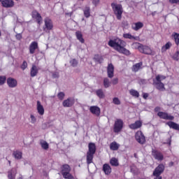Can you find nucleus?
<instances>
[{"label":"nucleus","mask_w":179,"mask_h":179,"mask_svg":"<svg viewBox=\"0 0 179 179\" xmlns=\"http://www.w3.org/2000/svg\"><path fill=\"white\" fill-rule=\"evenodd\" d=\"M108 46L114 48L115 51H119L122 47H127V42L121 40L120 38H116L115 40H110L108 42Z\"/></svg>","instance_id":"f257e3e1"},{"label":"nucleus","mask_w":179,"mask_h":179,"mask_svg":"<svg viewBox=\"0 0 179 179\" xmlns=\"http://www.w3.org/2000/svg\"><path fill=\"white\" fill-rule=\"evenodd\" d=\"M166 79V76L163 75H157L156 76L155 79H153V85L155 86L156 89L160 90L161 92H164L166 88L164 87V84L162 83V80Z\"/></svg>","instance_id":"f03ea898"},{"label":"nucleus","mask_w":179,"mask_h":179,"mask_svg":"<svg viewBox=\"0 0 179 179\" xmlns=\"http://www.w3.org/2000/svg\"><path fill=\"white\" fill-rule=\"evenodd\" d=\"M88 152H87V163L90 164L93 162V156L96 153V144L90 143L88 145Z\"/></svg>","instance_id":"7ed1b4c3"},{"label":"nucleus","mask_w":179,"mask_h":179,"mask_svg":"<svg viewBox=\"0 0 179 179\" xmlns=\"http://www.w3.org/2000/svg\"><path fill=\"white\" fill-rule=\"evenodd\" d=\"M111 7L113 8V10L116 15V17L118 20H121V18L122 17V12H124V10L122 9V5L112 3Z\"/></svg>","instance_id":"20e7f679"},{"label":"nucleus","mask_w":179,"mask_h":179,"mask_svg":"<svg viewBox=\"0 0 179 179\" xmlns=\"http://www.w3.org/2000/svg\"><path fill=\"white\" fill-rule=\"evenodd\" d=\"M122 128H124V121L121 119H117L113 126V132L118 134L122 131Z\"/></svg>","instance_id":"39448f33"},{"label":"nucleus","mask_w":179,"mask_h":179,"mask_svg":"<svg viewBox=\"0 0 179 179\" xmlns=\"http://www.w3.org/2000/svg\"><path fill=\"white\" fill-rule=\"evenodd\" d=\"M164 171V165L163 164H159L157 168H155L153 176L155 177L154 179H162V176L160 175Z\"/></svg>","instance_id":"423d86ee"},{"label":"nucleus","mask_w":179,"mask_h":179,"mask_svg":"<svg viewBox=\"0 0 179 179\" xmlns=\"http://www.w3.org/2000/svg\"><path fill=\"white\" fill-rule=\"evenodd\" d=\"M136 45H137L138 50L140 51V52H142L143 54H147L148 55H152V49H150V48L148 46L142 45L139 43H136Z\"/></svg>","instance_id":"0eeeda50"},{"label":"nucleus","mask_w":179,"mask_h":179,"mask_svg":"<svg viewBox=\"0 0 179 179\" xmlns=\"http://www.w3.org/2000/svg\"><path fill=\"white\" fill-rule=\"evenodd\" d=\"M135 139L138 143H140V145H143L146 142L145 135H143V133L141 131H138L135 134Z\"/></svg>","instance_id":"6e6552de"},{"label":"nucleus","mask_w":179,"mask_h":179,"mask_svg":"<svg viewBox=\"0 0 179 179\" xmlns=\"http://www.w3.org/2000/svg\"><path fill=\"white\" fill-rule=\"evenodd\" d=\"M157 115L158 117H159V118H162V120H166L169 121H173V120H174V116L166 112H158Z\"/></svg>","instance_id":"1a4fd4ad"},{"label":"nucleus","mask_w":179,"mask_h":179,"mask_svg":"<svg viewBox=\"0 0 179 179\" xmlns=\"http://www.w3.org/2000/svg\"><path fill=\"white\" fill-rule=\"evenodd\" d=\"M152 155L155 160H158V162H162L164 159L163 154L156 150H152Z\"/></svg>","instance_id":"9d476101"},{"label":"nucleus","mask_w":179,"mask_h":179,"mask_svg":"<svg viewBox=\"0 0 179 179\" xmlns=\"http://www.w3.org/2000/svg\"><path fill=\"white\" fill-rule=\"evenodd\" d=\"M74 104H75V99L72 97H69L67 99H65L62 103L63 107H66V108L72 107V106H73Z\"/></svg>","instance_id":"9b49d317"},{"label":"nucleus","mask_w":179,"mask_h":179,"mask_svg":"<svg viewBox=\"0 0 179 179\" xmlns=\"http://www.w3.org/2000/svg\"><path fill=\"white\" fill-rule=\"evenodd\" d=\"M90 111L93 115L96 117H100L101 110L97 106H92L90 107Z\"/></svg>","instance_id":"f8f14e48"},{"label":"nucleus","mask_w":179,"mask_h":179,"mask_svg":"<svg viewBox=\"0 0 179 179\" xmlns=\"http://www.w3.org/2000/svg\"><path fill=\"white\" fill-rule=\"evenodd\" d=\"M1 5L3 8H13L15 6V1L13 0H3Z\"/></svg>","instance_id":"ddd939ff"},{"label":"nucleus","mask_w":179,"mask_h":179,"mask_svg":"<svg viewBox=\"0 0 179 179\" xmlns=\"http://www.w3.org/2000/svg\"><path fill=\"white\" fill-rule=\"evenodd\" d=\"M32 17L33 19H35L36 22L40 24L41 22L43 21V17H41V15L37 12V10L32 11Z\"/></svg>","instance_id":"4468645a"},{"label":"nucleus","mask_w":179,"mask_h":179,"mask_svg":"<svg viewBox=\"0 0 179 179\" xmlns=\"http://www.w3.org/2000/svg\"><path fill=\"white\" fill-rule=\"evenodd\" d=\"M108 77L110 79L114 77V65L109 64L107 67Z\"/></svg>","instance_id":"2eb2a0df"},{"label":"nucleus","mask_w":179,"mask_h":179,"mask_svg":"<svg viewBox=\"0 0 179 179\" xmlns=\"http://www.w3.org/2000/svg\"><path fill=\"white\" fill-rule=\"evenodd\" d=\"M7 85L9 87L13 88L17 86V80L13 78H9L7 79Z\"/></svg>","instance_id":"dca6fc26"},{"label":"nucleus","mask_w":179,"mask_h":179,"mask_svg":"<svg viewBox=\"0 0 179 179\" xmlns=\"http://www.w3.org/2000/svg\"><path fill=\"white\" fill-rule=\"evenodd\" d=\"M38 48V43L36 41H33L29 45V54H34L36 50Z\"/></svg>","instance_id":"f3484780"},{"label":"nucleus","mask_w":179,"mask_h":179,"mask_svg":"<svg viewBox=\"0 0 179 179\" xmlns=\"http://www.w3.org/2000/svg\"><path fill=\"white\" fill-rule=\"evenodd\" d=\"M142 127V122L141 120H137L134 123L129 125L130 129H139Z\"/></svg>","instance_id":"a211bd4d"},{"label":"nucleus","mask_w":179,"mask_h":179,"mask_svg":"<svg viewBox=\"0 0 179 179\" xmlns=\"http://www.w3.org/2000/svg\"><path fill=\"white\" fill-rule=\"evenodd\" d=\"M45 26L47 30H52L54 25L52 24V21L51 19L47 17L45 19Z\"/></svg>","instance_id":"6ab92c4d"},{"label":"nucleus","mask_w":179,"mask_h":179,"mask_svg":"<svg viewBox=\"0 0 179 179\" xmlns=\"http://www.w3.org/2000/svg\"><path fill=\"white\" fill-rule=\"evenodd\" d=\"M36 108L40 115H44V106L41 105V102H40V101H37Z\"/></svg>","instance_id":"aec40b11"},{"label":"nucleus","mask_w":179,"mask_h":179,"mask_svg":"<svg viewBox=\"0 0 179 179\" xmlns=\"http://www.w3.org/2000/svg\"><path fill=\"white\" fill-rule=\"evenodd\" d=\"M13 156L16 160H20L23 157V153L20 150H15L13 151Z\"/></svg>","instance_id":"412c9836"},{"label":"nucleus","mask_w":179,"mask_h":179,"mask_svg":"<svg viewBox=\"0 0 179 179\" xmlns=\"http://www.w3.org/2000/svg\"><path fill=\"white\" fill-rule=\"evenodd\" d=\"M166 125L171 128L172 129H175L176 131H179V124L174 122H166Z\"/></svg>","instance_id":"4be33fe9"},{"label":"nucleus","mask_w":179,"mask_h":179,"mask_svg":"<svg viewBox=\"0 0 179 179\" xmlns=\"http://www.w3.org/2000/svg\"><path fill=\"white\" fill-rule=\"evenodd\" d=\"M133 30H135V31H138V30H140V29H142L143 27V23L141 22H138L132 24L131 26Z\"/></svg>","instance_id":"5701e85b"},{"label":"nucleus","mask_w":179,"mask_h":179,"mask_svg":"<svg viewBox=\"0 0 179 179\" xmlns=\"http://www.w3.org/2000/svg\"><path fill=\"white\" fill-rule=\"evenodd\" d=\"M76 36L77 40H78V41H80V43H81L82 44H83L85 43V39L83 38V34H82V32L80 31H77L76 32Z\"/></svg>","instance_id":"b1692460"},{"label":"nucleus","mask_w":179,"mask_h":179,"mask_svg":"<svg viewBox=\"0 0 179 179\" xmlns=\"http://www.w3.org/2000/svg\"><path fill=\"white\" fill-rule=\"evenodd\" d=\"M173 45V43L171 42H167L162 47L161 52H166L167 50H170Z\"/></svg>","instance_id":"393cba45"},{"label":"nucleus","mask_w":179,"mask_h":179,"mask_svg":"<svg viewBox=\"0 0 179 179\" xmlns=\"http://www.w3.org/2000/svg\"><path fill=\"white\" fill-rule=\"evenodd\" d=\"M103 170L105 174H106V176L111 174V166H110V165H108L107 164H103Z\"/></svg>","instance_id":"a878e982"},{"label":"nucleus","mask_w":179,"mask_h":179,"mask_svg":"<svg viewBox=\"0 0 179 179\" xmlns=\"http://www.w3.org/2000/svg\"><path fill=\"white\" fill-rule=\"evenodd\" d=\"M117 52H120V54H123L124 55H131V52L125 48V46H123L121 48V49Z\"/></svg>","instance_id":"bb28decb"},{"label":"nucleus","mask_w":179,"mask_h":179,"mask_svg":"<svg viewBox=\"0 0 179 179\" xmlns=\"http://www.w3.org/2000/svg\"><path fill=\"white\" fill-rule=\"evenodd\" d=\"M37 73H38V69H37V66L35 65H33L31 69V76L34 78V76H36Z\"/></svg>","instance_id":"cd10ccee"},{"label":"nucleus","mask_w":179,"mask_h":179,"mask_svg":"<svg viewBox=\"0 0 179 179\" xmlns=\"http://www.w3.org/2000/svg\"><path fill=\"white\" fill-rule=\"evenodd\" d=\"M171 36L175 41V44H176L177 45H179V34L177 32H173Z\"/></svg>","instance_id":"c85d7f7f"},{"label":"nucleus","mask_w":179,"mask_h":179,"mask_svg":"<svg viewBox=\"0 0 179 179\" xmlns=\"http://www.w3.org/2000/svg\"><path fill=\"white\" fill-rule=\"evenodd\" d=\"M8 179H15L16 177V169H13L12 170L8 171Z\"/></svg>","instance_id":"c756f323"},{"label":"nucleus","mask_w":179,"mask_h":179,"mask_svg":"<svg viewBox=\"0 0 179 179\" xmlns=\"http://www.w3.org/2000/svg\"><path fill=\"white\" fill-rule=\"evenodd\" d=\"M124 38H128L129 40H138V37L132 36L129 33L123 34Z\"/></svg>","instance_id":"7c9ffc66"},{"label":"nucleus","mask_w":179,"mask_h":179,"mask_svg":"<svg viewBox=\"0 0 179 179\" xmlns=\"http://www.w3.org/2000/svg\"><path fill=\"white\" fill-rule=\"evenodd\" d=\"M129 93L131 94V96L135 97L136 99L139 97V92H138L136 90L131 89L129 91Z\"/></svg>","instance_id":"2f4dec72"},{"label":"nucleus","mask_w":179,"mask_h":179,"mask_svg":"<svg viewBox=\"0 0 179 179\" xmlns=\"http://www.w3.org/2000/svg\"><path fill=\"white\" fill-rule=\"evenodd\" d=\"M120 148V144L117 143V142L114 141L110 143V148L111 150H118Z\"/></svg>","instance_id":"473e14b6"},{"label":"nucleus","mask_w":179,"mask_h":179,"mask_svg":"<svg viewBox=\"0 0 179 179\" xmlns=\"http://www.w3.org/2000/svg\"><path fill=\"white\" fill-rule=\"evenodd\" d=\"M96 94L98 96L99 99H104L106 95L104 94V92H103V90L99 89L96 91Z\"/></svg>","instance_id":"72a5a7b5"},{"label":"nucleus","mask_w":179,"mask_h":179,"mask_svg":"<svg viewBox=\"0 0 179 179\" xmlns=\"http://www.w3.org/2000/svg\"><path fill=\"white\" fill-rule=\"evenodd\" d=\"M142 67V63H136L132 67L133 72H138L139 69Z\"/></svg>","instance_id":"f704fd0d"},{"label":"nucleus","mask_w":179,"mask_h":179,"mask_svg":"<svg viewBox=\"0 0 179 179\" xmlns=\"http://www.w3.org/2000/svg\"><path fill=\"white\" fill-rule=\"evenodd\" d=\"M40 145H41L42 149H44L45 150H47V149H48V148H49L48 143H47V141H45L44 140L41 141Z\"/></svg>","instance_id":"c9c22d12"},{"label":"nucleus","mask_w":179,"mask_h":179,"mask_svg":"<svg viewBox=\"0 0 179 179\" xmlns=\"http://www.w3.org/2000/svg\"><path fill=\"white\" fill-rule=\"evenodd\" d=\"M84 15L85 16V17H90V7L89 6H86L84 10Z\"/></svg>","instance_id":"e433bc0d"},{"label":"nucleus","mask_w":179,"mask_h":179,"mask_svg":"<svg viewBox=\"0 0 179 179\" xmlns=\"http://www.w3.org/2000/svg\"><path fill=\"white\" fill-rule=\"evenodd\" d=\"M110 163L111 166H114L115 167H117V166H118V164H119L118 159L115 157H113L110 159Z\"/></svg>","instance_id":"4c0bfd02"},{"label":"nucleus","mask_w":179,"mask_h":179,"mask_svg":"<svg viewBox=\"0 0 179 179\" xmlns=\"http://www.w3.org/2000/svg\"><path fill=\"white\" fill-rule=\"evenodd\" d=\"M110 83H110V80H108V78H106L103 79V86L106 89L110 87Z\"/></svg>","instance_id":"58836bf2"},{"label":"nucleus","mask_w":179,"mask_h":179,"mask_svg":"<svg viewBox=\"0 0 179 179\" xmlns=\"http://www.w3.org/2000/svg\"><path fill=\"white\" fill-rule=\"evenodd\" d=\"M94 59H95V61H96V62H99V64H101V62H103V57L100 55H95Z\"/></svg>","instance_id":"ea45409f"},{"label":"nucleus","mask_w":179,"mask_h":179,"mask_svg":"<svg viewBox=\"0 0 179 179\" xmlns=\"http://www.w3.org/2000/svg\"><path fill=\"white\" fill-rule=\"evenodd\" d=\"M70 64L71 65V66H73L74 68L78 66V60H76V59H72L70 61Z\"/></svg>","instance_id":"a19ab883"},{"label":"nucleus","mask_w":179,"mask_h":179,"mask_svg":"<svg viewBox=\"0 0 179 179\" xmlns=\"http://www.w3.org/2000/svg\"><path fill=\"white\" fill-rule=\"evenodd\" d=\"M113 104H116V106H120L121 104V101H120V99L115 97L113 99Z\"/></svg>","instance_id":"79ce46f5"},{"label":"nucleus","mask_w":179,"mask_h":179,"mask_svg":"<svg viewBox=\"0 0 179 179\" xmlns=\"http://www.w3.org/2000/svg\"><path fill=\"white\" fill-rule=\"evenodd\" d=\"M172 58L175 61H178V59H179V50L176 51V52L173 55Z\"/></svg>","instance_id":"37998d69"},{"label":"nucleus","mask_w":179,"mask_h":179,"mask_svg":"<svg viewBox=\"0 0 179 179\" xmlns=\"http://www.w3.org/2000/svg\"><path fill=\"white\" fill-rule=\"evenodd\" d=\"M36 121H37V119L33 115H30L31 124H36Z\"/></svg>","instance_id":"c03bdc74"},{"label":"nucleus","mask_w":179,"mask_h":179,"mask_svg":"<svg viewBox=\"0 0 179 179\" xmlns=\"http://www.w3.org/2000/svg\"><path fill=\"white\" fill-rule=\"evenodd\" d=\"M6 82V77L0 76V85H2Z\"/></svg>","instance_id":"a18cd8bd"},{"label":"nucleus","mask_w":179,"mask_h":179,"mask_svg":"<svg viewBox=\"0 0 179 179\" xmlns=\"http://www.w3.org/2000/svg\"><path fill=\"white\" fill-rule=\"evenodd\" d=\"M57 97L58 99H59V100H64V98L65 97V94L64 92H59L57 94Z\"/></svg>","instance_id":"49530a36"},{"label":"nucleus","mask_w":179,"mask_h":179,"mask_svg":"<svg viewBox=\"0 0 179 179\" xmlns=\"http://www.w3.org/2000/svg\"><path fill=\"white\" fill-rule=\"evenodd\" d=\"M26 68H27V62L26 61L23 62L22 66H21V69H22V71H24V69H26Z\"/></svg>","instance_id":"de8ad7c7"},{"label":"nucleus","mask_w":179,"mask_h":179,"mask_svg":"<svg viewBox=\"0 0 179 179\" xmlns=\"http://www.w3.org/2000/svg\"><path fill=\"white\" fill-rule=\"evenodd\" d=\"M92 3L94 6H99V3H100V0H92Z\"/></svg>","instance_id":"09e8293b"},{"label":"nucleus","mask_w":179,"mask_h":179,"mask_svg":"<svg viewBox=\"0 0 179 179\" xmlns=\"http://www.w3.org/2000/svg\"><path fill=\"white\" fill-rule=\"evenodd\" d=\"M15 37L17 40H22V34H17Z\"/></svg>","instance_id":"8fccbe9b"},{"label":"nucleus","mask_w":179,"mask_h":179,"mask_svg":"<svg viewBox=\"0 0 179 179\" xmlns=\"http://www.w3.org/2000/svg\"><path fill=\"white\" fill-rule=\"evenodd\" d=\"M112 83H113V85H117V83H118V78H114L112 80Z\"/></svg>","instance_id":"3c124183"},{"label":"nucleus","mask_w":179,"mask_h":179,"mask_svg":"<svg viewBox=\"0 0 179 179\" xmlns=\"http://www.w3.org/2000/svg\"><path fill=\"white\" fill-rule=\"evenodd\" d=\"M170 3H179V0H169Z\"/></svg>","instance_id":"603ef678"},{"label":"nucleus","mask_w":179,"mask_h":179,"mask_svg":"<svg viewBox=\"0 0 179 179\" xmlns=\"http://www.w3.org/2000/svg\"><path fill=\"white\" fill-rule=\"evenodd\" d=\"M143 99H148V97H149V94H148L147 93H144L143 94Z\"/></svg>","instance_id":"864d4df0"},{"label":"nucleus","mask_w":179,"mask_h":179,"mask_svg":"<svg viewBox=\"0 0 179 179\" xmlns=\"http://www.w3.org/2000/svg\"><path fill=\"white\" fill-rule=\"evenodd\" d=\"M169 167H173V166H174V162H171L169 164Z\"/></svg>","instance_id":"5fc2aeb1"},{"label":"nucleus","mask_w":179,"mask_h":179,"mask_svg":"<svg viewBox=\"0 0 179 179\" xmlns=\"http://www.w3.org/2000/svg\"><path fill=\"white\" fill-rule=\"evenodd\" d=\"M159 110H160V107H156L155 108V111H156L157 113L159 112Z\"/></svg>","instance_id":"6e6d98bb"},{"label":"nucleus","mask_w":179,"mask_h":179,"mask_svg":"<svg viewBox=\"0 0 179 179\" xmlns=\"http://www.w3.org/2000/svg\"><path fill=\"white\" fill-rule=\"evenodd\" d=\"M53 78H58V73H53Z\"/></svg>","instance_id":"4d7b16f0"},{"label":"nucleus","mask_w":179,"mask_h":179,"mask_svg":"<svg viewBox=\"0 0 179 179\" xmlns=\"http://www.w3.org/2000/svg\"><path fill=\"white\" fill-rule=\"evenodd\" d=\"M18 179H23V178H22V177H20Z\"/></svg>","instance_id":"13d9d810"},{"label":"nucleus","mask_w":179,"mask_h":179,"mask_svg":"<svg viewBox=\"0 0 179 179\" xmlns=\"http://www.w3.org/2000/svg\"><path fill=\"white\" fill-rule=\"evenodd\" d=\"M1 31H0V37H1Z\"/></svg>","instance_id":"bf43d9fd"},{"label":"nucleus","mask_w":179,"mask_h":179,"mask_svg":"<svg viewBox=\"0 0 179 179\" xmlns=\"http://www.w3.org/2000/svg\"><path fill=\"white\" fill-rule=\"evenodd\" d=\"M9 164H10V161H8Z\"/></svg>","instance_id":"052dcab7"},{"label":"nucleus","mask_w":179,"mask_h":179,"mask_svg":"<svg viewBox=\"0 0 179 179\" xmlns=\"http://www.w3.org/2000/svg\"><path fill=\"white\" fill-rule=\"evenodd\" d=\"M1 1H2V0H0V2H1Z\"/></svg>","instance_id":"680f3d73"},{"label":"nucleus","mask_w":179,"mask_h":179,"mask_svg":"<svg viewBox=\"0 0 179 179\" xmlns=\"http://www.w3.org/2000/svg\"><path fill=\"white\" fill-rule=\"evenodd\" d=\"M16 1H19V0H16Z\"/></svg>","instance_id":"e2e57ef3"}]
</instances>
